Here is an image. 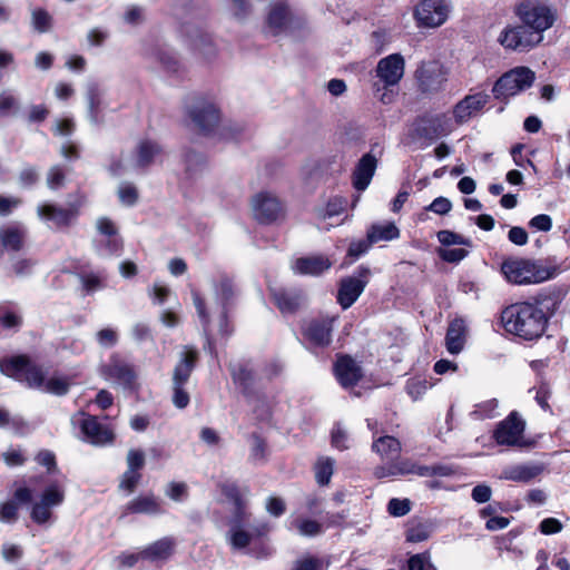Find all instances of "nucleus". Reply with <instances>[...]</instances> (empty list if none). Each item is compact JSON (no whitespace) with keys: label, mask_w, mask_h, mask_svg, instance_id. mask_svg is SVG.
Instances as JSON below:
<instances>
[{"label":"nucleus","mask_w":570,"mask_h":570,"mask_svg":"<svg viewBox=\"0 0 570 570\" xmlns=\"http://www.w3.org/2000/svg\"><path fill=\"white\" fill-rule=\"evenodd\" d=\"M426 126L420 128L419 131L422 136L433 139L439 136H444L450 132L448 127V117L445 115H438L425 121Z\"/></svg>","instance_id":"nucleus-38"},{"label":"nucleus","mask_w":570,"mask_h":570,"mask_svg":"<svg viewBox=\"0 0 570 570\" xmlns=\"http://www.w3.org/2000/svg\"><path fill=\"white\" fill-rule=\"evenodd\" d=\"M542 472V466L539 464H514L505 466L500 475L502 480L514 482H529Z\"/></svg>","instance_id":"nucleus-31"},{"label":"nucleus","mask_w":570,"mask_h":570,"mask_svg":"<svg viewBox=\"0 0 570 570\" xmlns=\"http://www.w3.org/2000/svg\"><path fill=\"white\" fill-rule=\"evenodd\" d=\"M489 99L490 96L487 92H476L474 95L464 97L455 105L453 109V115L456 122H466L489 102Z\"/></svg>","instance_id":"nucleus-23"},{"label":"nucleus","mask_w":570,"mask_h":570,"mask_svg":"<svg viewBox=\"0 0 570 570\" xmlns=\"http://www.w3.org/2000/svg\"><path fill=\"white\" fill-rule=\"evenodd\" d=\"M376 167L377 159L373 154L367 153L361 157L353 171V186L356 190L364 191L368 187Z\"/></svg>","instance_id":"nucleus-26"},{"label":"nucleus","mask_w":570,"mask_h":570,"mask_svg":"<svg viewBox=\"0 0 570 570\" xmlns=\"http://www.w3.org/2000/svg\"><path fill=\"white\" fill-rule=\"evenodd\" d=\"M407 570H439L431 560L429 551L413 554L407 560Z\"/></svg>","instance_id":"nucleus-48"},{"label":"nucleus","mask_w":570,"mask_h":570,"mask_svg":"<svg viewBox=\"0 0 570 570\" xmlns=\"http://www.w3.org/2000/svg\"><path fill=\"white\" fill-rule=\"evenodd\" d=\"M499 402L497 399H491L484 402H481L474 406V410L471 412V415L475 420H485L494 417L498 412Z\"/></svg>","instance_id":"nucleus-47"},{"label":"nucleus","mask_w":570,"mask_h":570,"mask_svg":"<svg viewBox=\"0 0 570 570\" xmlns=\"http://www.w3.org/2000/svg\"><path fill=\"white\" fill-rule=\"evenodd\" d=\"M97 343L104 348H110L118 343V333L111 327L101 328L96 333Z\"/></svg>","instance_id":"nucleus-55"},{"label":"nucleus","mask_w":570,"mask_h":570,"mask_svg":"<svg viewBox=\"0 0 570 570\" xmlns=\"http://www.w3.org/2000/svg\"><path fill=\"white\" fill-rule=\"evenodd\" d=\"M252 210L256 220L271 224L283 215V205L275 194L261 191L252 198Z\"/></svg>","instance_id":"nucleus-13"},{"label":"nucleus","mask_w":570,"mask_h":570,"mask_svg":"<svg viewBox=\"0 0 570 570\" xmlns=\"http://www.w3.org/2000/svg\"><path fill=\"white\" fill-rule=\"evenodd\" d=\"M31 17L35 30L40 33H45L50 30L52 18L46 10L35 9L32 10Z\"/></svg>","instance_id":"nucleus-52"},{"label":"nucleus","mask_w":570,"mask_h":570,"mask_svg":"<svg viewBox=\"0 0 570 570\" xmlns=\"http://www.w3.org/2000/svg\"><path fill=\"white\" fill-rule=\"evenodd\" d=\"M346 202L341 197H334L328 200L326 207L320 212V216L325 220L340 216L345 209Z\"/></svg>","instance_id":"nucleus-54"},{"label":"nucleus","mask_w":570,"mask_h":570,"mask_svg":"<svg viewBox=\"0 0 570 570\" xmlns=\"http://www.w3.org/2000/svg\"><path fill=\"white\" fill-rule=\"evenodd\" d=\"M410 501L407 499H391L387 504V511L393 517H403L410 512Z\"/></svg>","instance_id":"nucleus-63"},{"label":"nucleus","mask_w":570,"mask_h":570,"mask_svg":"<svg viewBox=\"0 0 570 570\" xmlns=\"http://www.w3.org/2000/svg\"><path fill=\"white\" fill-rule=\"evenodd\" d=\"M370 277V268L360 266L351 276L344 277L341 281L337 293V302L343 309H347L357 301L368 284Z\"/></svg>","instance_id":"nucleus-10"},{"label":"nucleus","mask_w":570,"mask_h":570,"mask_svg":"<svg viewBox=\"0 0 570 570\" xmlns=\"http://www.w3.org/2000/svg\"><path fill=\"white\" fill-rule=\"evenodd\" d=\"M367 239L370 244H375L379 242H389L393 239H397L400 237V229L397 226L392 223H383V224H373L367 230Z\"/></svg>","instance_id":"nucleus-33"},{"label":"nucleus","mask_w":570,"mask_h":570,"mask_svg":"<svg viewBox=\"0 0 570 570\" xmlns=\"http://www.w3.org/2000/svg\"><path fill=\"white\" fill-rule=\"evenodd\" d=\"M334 470V461L330 458H322L315 466V478L320 485L330 483Z\"/></svg>","instance_id":"nucleus-46"},{"label":"nucleus","mask_w":570,"mask_h":570,"mask_svg":"<svg viewBox=\"0 0 570 570\" xmlns=\"http://www.w3.org/2000/svg\"><path fill=\"white\" fill-rule=\"evenodd\" d=\"M335 316H320L306 323L303 334L307 343L313 347H326L332 342L333 324Z\"/></svg>","instance_id":"nucleus-18"},{"label":"nucleus","mask_w":570,"mask_h":570,"mask_svg":"<svg viewBox=\"0 0 570 570\" xmlns=\"http://www.w3.org/2000/svg\"><path fill=\"white\" fill-rule=\"evenodd\" d=\"M161 153L163 149L157 141L142 139L137 144L134 153L122 155L118 161L110 165L109 170L114 176L144 170L154 165Z\"/></svg>","instance_id":"nucleus-5"},{"label":"nucleus","mask_w":570,"mask_h":570,"mask_svg":"<svg viewBox=\"0 0 570 570\" xmlns=\"http://www.w3.org/2000/svg\"><path fill=\"white\" fill-rule=\"evenodd\" d=\"M184 161L186 166V173L189 175V177H194L202 173L206 166L204 156L195 151L186 153Z\"/></svg>","instance_id":"nucleus-49"},{"label":"nucleus","mask_w":570,"mask_h":570,"mask_svg":"<svg viewBox=\"0 0 570 570\" xmlns=\"http://www.w3.org/2000/svg\"><path fill=\"white\" fill-rule=\"evenodd\" d=\"M18 109L19 100L10 91H3L0 95V115H11L17 112Z\"/></svg>","instance_id":"nucleus-56"},{"label":"nucleus","mask_w":570,"mask_h":570,"mask_svg":"<svg viewBox=\"0 0 570 570\" xmlns=\"http://www.w3.org/2000/svg\"><path fill=\"white\" fill-rule=\"evenodd\" d=\"M366 423L367 428L373 431V452H375L382 460L385 461H393L397 459L402 450L401 442L392 435L376 436L377 432L374 431L376 421L367 419Z\"/></svg>","instance_id":"nucleus-20"},{"label":"nucleus","mask_w":570,"mask_h":570,"mask_svg":"<svg viewBox=\"0 0 570 570\" xmlns=\"http://www.w3.org/2000/svg\"><path fill=\"white\" fill-rule=\"evenodd\" d=\"M87 100L89 109V118L91 122L99 121L98 111L101 104V90L97 83H90L87 88Z\"/></svg>","instance_id":"nucleus-44"},{"label":"nucleus","mask_w":570,"mask_h":570,"mask_svg":"<svg viewBox=\"0 0 570 570\" xmlns=\"http://www.w3.org/2000/svg\"><path fill=\"white\" fill-rule=\"evenodd\" d=\"M273 527L266 520H254L252 512L230 514L225 540L232 551L252 558L267 559L274 553L268 534Z\"/></svg>","instance_id":"nucleus-1"},{"label":"nucleus","mask_w":570,"mask_h":570,"mask_svg":"<svg viewBox=\"0 0 570 570\" xmlns=\"http://www.w3.org/2000/svg\"><path fill=\"white\" fill-rule=\"evenodd\" d=\"M80 279H81L85 291L88 294H91V293H94L98 289H101L104 287V284H102L104 277L100 274H95V273L81 274Z\"/></svg>","instance_id":"nucleus-58"},{"label":"nucleus","mask_w":570,"mask_h":570,"mask_svg":"<svg viewBox=\"0 0 570 570\" xmlns=\"http://www.w3.org/2000/svg\"><path fill=\"white\" fill-rule=\"evenodd\" d=\"M117 195L119 202L124 206H134L138 200V190L136 186L131 183H121L118 187Z\"/></svg>","instance_id":"nucleus-50"},{"label":"nucleus","mask_w":570,"mask_h":570,"mask_svg":"<svg viewBox=\"0 0 570 570\" xmlns=\"http://www.w3.org/2000/svg\"><path fill=\"white\" fill-rule=\"evenodd\" d=\"M466 325L462 318H454L448 327L445 346L449 353L459 354L464 346Z\"/></svg>","instance_id":"nucleus-32"},{"label":"nucleus","mask_w":570,"mask_h":570,"mask_svg":"<svg viewBox=\"0 0 570 570\" xmlns=\"http://www.w3.org/2000/svg\"><path fill=\"white\" fill-rule=\"evenodd\" d=\"M63 500V490L56 483L50 484L32 504L30 512L31 520L39 525L53 522L55 517L52 510L61 505Z\"/></svg>","instance_id":"nucleus-9"},{"label":"nucleus","mask_w":570,"mask_h":570,"mask_svg":"<svg viewBox=\"0 0 570 570\" xmlns=\"http://www.w3.org/2000/svg\"><path fill=\"white\" fill-rule=\"evenodd\" d=\"M155 58L168 73L179 75L184 69L183 63L178 60L176 53L169 48L158 49L155 53Z\"/></svg>","instance_id":"nucleus-40"},{"label":"nucleus","mask_w":570,"mask_h":570,"mask_svg":"<svg viewBox=\"0 0 570 570\" xmlns=\"http://www.w3.org/2000/svg\"><path fill=\"white\" fill-rule=\"evenodd\" d=\"M518 14L531 32H542L551 28L556 21V12L544 4L524 3L518 8Z\"/></svg>","instance_id":"nucleus-11"},{"label":"nucleus","mask_w":570,"mask_h":570,"mask_svg":"<svg viewBox=\"0 0 570 570\" xmlns=\"http://www.w3.org/2000/svg\"><path fill=\"white\" fill-rule=\"evenodd\" d=\"M223 494L233 504L230 514H243L249 511V501L245 498L236 484L226 483L222 487Z\"/></svg>","instance_id":"nucleus-36"},{"label":"nucleus","mask_w":570,"mask_h":570,"mask_svg":"<svg viewBox=\"0 0 570 570\" xmlns=\"http://www.w3.org/2000/svg\"><path fill=\"white\" fill-rule=\"evenodd\" d=\"M37 213L41 219L58 228L68 226L77 216L76 208H63L52 204L39 205Z\"/></svg>","instance_id":"nucleus-25"},{"label":"nucleus","mask_w":570,"mask_h":570,"mask_svg":"<svg viewBox=\"0 0 570 570\" xmlns=\"http://www.w3.org/2000/svg\"><path fill=\"white\" fill-rule=\"evenodd\" d=\"M288 530H296L302 537H316L323 532V525L316 520L297 517L291 521Z\"/></svg>","instance_id":"nucleus-39"},{"label":"nucleus","mask_w":570,"mask_h":570,"mask_svg":"<svg viewBox=\"0 0 570 570\" xmlns=\"http://www.w3.org/2000/svg\"><path fill=\"white\" fill-rule=\"evenodd\" d=\"M0 371L7 376L26 382L29 387L57 396L66 395L72 384L71 377L65 375L55 374L46 380L43 371L23 355L1 360Z\"/></svg>","instance_id":"nucleus-2"},{"label":"nucleus","mask_w":570,"mask_h":570,"mask_svg":"<svg viewBox=\"0 0 570 570\" xmlns=\"http://www.w3.org/2000/svg\"><path fill=\"white\" fill-rule=\"evenodd\" d=\"M501 321L507 332L532 341L544 333L548 315L538 301L520 302L505 307Z\"/></svg>","instance_id":"nucleus-3"},{"label":"nucleus","mask_w":570,"mask_h":570,"mask_svg":"<svg viewBox=\"0 0 570 570\" xmlns=\"http://www.w3.org/2000/svg\"><path fill=\"white\" fill-rule=\"evenodd\" d=\"M524 421L517 412H511L503 421L498 423L493 431V439L499 445L524 446Z\"/></svg>","instance_id":"nucleus-12"},{"label":"nucleus","mask_w":570,"mask_h":570,"mask_svg":"<svg viewBox=\"0 0 570 570\" xmlns=\"http://www.w3.org/2000/svg\"><path fill=\"white\" fill-rule=\"evenodd\" d=\"M27 228L21 224H11L0 228V243L7 250L19 252L23 248Z\"/></svg>","instance_id":"nucleus-30"},{"label":"nucleus","mask_w":570,"mask_h":570,"mask_svg":"<svg viewBox=\"0 0 570 570\" xmlns=\"http://www.w3.org/2000/svg\"><path fill=\"white\" fill-rule=\"evenodd\" d=\"M230 373L234 382L238 384L244 392L252 386L255 379L253 371L246 364L242 363L232 365Z\"/></svg>","instance_id":"nucleus-43"},{"label":"nucleus","mask_w":570,"mask_h":570,"mask_svg":"<svg viewBox=\"0 0 570 570\" xmlns=\"http://www.w3.org/2000/svg\"><path fill=\"white\" fill-rule=\"evenodd\" d=\"M193 302H194V305L196 307L198 317H199V320L202 322L204 333L206 335L205 350L208 351L212 355H216L215 346H214V343H213V341L210 338V335H209V322H210V320H209V315H208V313L206 311V307H205V302L202 298V296L199 295V293H197V292H193Z\"/></svg>","instance_id":"nucleus-37"},{"label":"nucleus","mask_w":570,"mask_h":570,"mask_svg":"<svg viewBox=\"0 0 570 570\" xmlns=\"http://www.w3.org/2000/svg\"><path fill=\"white\" fill-rule=\"evenodd\" d=\"M196 358V351L190 350L184 354V357L174 370L173 385H185L187 383L195 366Z\"/></svg>","instance_id":"nucleus-35"},{"label":"nucleus","mask_w":570,"mask_h":570,"mask_svg":"<svg viewBox=\"0 0 570 570\" xmlns=\"http://www.w3.org/2000/svg\"><path fill=\"white\" fill-rule=\"evenodd\" d=\"M106 379L126 389L136 386L137 374L132 365L120 360L112 358L104 371Z\"/></svg>","instance_id":"nucleus-22"},{"label":"nucleus","mask_w":570,"mask_h":570,"mask_svg":"<svg viewBox=\"0 0 570 570\" xmlns=\"http://www.w3.org/2000/svg\"><path fill=\"white\" fill-rule=\"evenodd\" d=\"M405 71V60L401 53L382 58L375 68L376 82L384 87H397Z\"/></svg>","instance_id":"nucleus-14"},{"label":"nucleus","mask_w":570,"mask_h":570,"mask_svg":"<svg viewBox=\"0 0 570 570\" xmlns=\"http://www.w3.org/2000/svg\"><path fill=\"white\" fill-rule=\"evenodd\" d=\"M265 510L269 515L279 518L285 513L286 504L282 498L272 495L266 499Z\"/></svg>","instance_id":"nucleus-61"},{"label":"nucleus","mask_w":570,"mask_h":570,"mask_svg":"<svg viewBox=\"0 0 570 570\" xmlns=\"http://www.w3.org/2000/svg\"><path fill=\"white\" fill-rule=\"evenodd\" d=\"M331 266V261L323 255L299 257L292 264L295 274L309 276H318L330 269Z\"/></svg>","instance_id":"nucleus-27"},{"label":"nucleus","mask_w":570,"mask_h":570,"mask_svg":"<svg viewBox=\"0 0 570 570\" xmlns=\"http://www.w3.org/2000/svg\"><path fill=\"white\" fill-rule=\"evenodd\" d=\"M215 294L217 301L222 304V309L219 313V332L223 335H226L229 333L226 320V305L232 301L234 296V285L232 279L227 276H222L215 284Z\"/></svg>","instance_id":"nucleus-29"},{"label":"nucleus","mask_w":570,"mask_h":570,"mask_svg":"<svg viewBox=\"0 0 570 570\" xmlns=\"http://www.w3.org/2000/svg\"><path fill=\"white\" fill-rule=\"evenodd\" d=\"M189 117L204 135H212L217 131L219 137L224 139L234 138V134H229V128L219 126V110L212 101L198 100L189 110Z\"/></svg>","instance_id":"nucleus-6"},{"label":"nucleus","mask_w":570,"mask_h":570,"mask_svg":"<svg viewBox=\"0 0 570 570\" xmlns=\"http://www.w3.org/2000/svg\"><path fill=\"white\" fill-rule=\"evenodd\" d=\"M191 48L205 59L212 58L216 52L212 38L198 32L191 39Z\"/></svg>","instance_id":"nucleus-45"},{"label":"nucleus","mask_w":570,"mask_h":570,"mask_svg":"<svg viewBox=\"0 0 570 570\" xmlns=\"http://www.w3.org/2000/svg\"><path fill=\"white\" fill-rule=\"evenodd\" d=\"M174 550V541L163 538L141 551V558L150 561H159L169 558Z\"/></svg>","instance_id":"nucleus-34"},{"label":"nucleus","mask_w":570,"mask_h":570,"mask_svg":"<svg viewBox=\"0 0 570 570\" xmlns=\"http://www.w3.org/2000/svg\"><path fill=\"white\" fill-rule=\"evenodd\" d=\"M438 240L444 246L463 245L471 246V240L452 230L443 229L438 233Z\"/></svg>","instance_id":"nucleus-53"},{"label":"nucleus","mask_w":570,"mask_h":570,"mask_svg":"<svg viewBox=\"0 0 570 570\" xmlns=\"http://www.w3.org/2000/svg\"><path fill=\"white\" fill-rule=\"evenodd\" d=\"M35 262L30 258H18L12 262L11 271L18 277H26L32 273Z\"/></svg>","instance_id":"nucleus-62"},{"label":"nucleus","mask_w":570,"mask_h":570,"mask_svg":"<svg viewBox=\"0 0 570 570\" xmlns=\"http://www.w3.org/2000/svg\"><path fill=\"white\" fill-rule=\"evenodd\" d=\"M273 299L283 314H293L306 302V296L302 289L281 288L273 289Z\"/></svg>","instance_id":"nucleus-24"},{"label":"nucleus","mask_w":570,"mask_h":570,"mask_svg":"<svg viewBox=\"0 0 570 570\" xmlns=\"http://www.w3.org/2000/svg\"><path fill=\"white\" fill-rule=\"evenodd\" d=\"M449 7L444 0H422L414 9L419 26L435 28L445 22Z\"/></svg>","instance_id":"nucleus-17"},{"label":"nucleus","mask_w":570,"mask_h":570,"mask_svg":"<svg viewBox=\"0 0 570 570\" xmlns=\"http://www.w3.org/2000/svg\"><path fill=\"white\" fill-rule=\"evenodd\" d=\"M73 424H80L85 440L94 445H106L112 442L114 432L108 425L101 424L95 416L79 413L72 417Z\"/></svg>","instance_id":"nucleus-16"},{"label":"nucleus","mask_w":570,"mask_h":570,"mask_svg":"<svg viewBox=\"0 0 570 570\" xmlns=\"http://www.w3.org/2000/svg\"><path fill=\"white\" fill-rule=\"evenodd\" d=\"M294 23L295 19L288 6L284 2H275L269 8L264 30L268 35L278 36L288 32Z\"/></svg>","instance_id":"nucleus-19"},{"label":"nucleus","mask_w":570,"mask_h":570,"mask_svg":"<svg viewBox=\"0 0 570 570\" xmlns=\"http://www.w3.org/2000/svg\"><path fill=\"white\" fill-rule=\"evenodd\" d=\"M334 373L338 383L344 389L355 386L363 376L361 366L348 355L337 358L334 365Z\"/></svg>","instance_id":"nucleus-21"},{"label":"nucleus","mask_w":570,"mask_h":570,"mask_svg":"<svg viewBox=\"0 0 570 570\" xmlns=\"http://www.w3.org/2000/svg\"><path fill=\"white\" fill-rule=\"evenodd\" d=\"M433 531L434 528L430 521L411 523L406 530V541L412 543L426 541Z\"/></svg>","instance_id":"nucleus-41"},{"label":"nucleus","mask_w":570,"mask_h":570,"mask_svg":"<svg viewBox=\"0 0 570 570\" xmlns=\"http://www.w3.org/2000/svg\"><path fill=\"white\" fill-rule=\"evenodd\" d=\"M542 39L543 37L541 35L531 32L524 26L505 28L499 38L504 48L517 51H528L541 42Z\"/></svg>","instance_id":"nucleus-15"},{"label":"nucleus","mask_w":570,"mask_h":570,"mask_svg":"<svg viewBox=\"0 0 570 570\" xmlns=\"http://www.w3.org/2000/svg\"><path fill=\"white\" fill-rule=\"evenodd\" d=\"M122 248L120 237H102L95 242L96 253L101 257H111L119 255Z\"/></svg>","instance_id":"nucleus-42"},{"label":"nucleus","mask_w":570,"mask_h":570,"mask_svg":"<svg viewBox=\"0 0 570 570\" xmlns=\"http://www.w3.org/2000/svg\"><path fill=\"white\" fill-rule=\"evenodd\" d=\"M330 561L323 558L307 557L295 562L293 570H326Z\"/></svg>","instance_id":"nucleus-51"},{"label":"nucleus","mask_w":570,"mask_h":570,"mask_svg":"<svg viewBox=\"0 0 570 570\" xmlns=\"http://www.w3.org/2000/svg\"><path fill=\"white\" fill-rule=\"evenodd\" d=\"M65 170L61 166L56 165L52 166L47 175V185L50 189L56 190L60 187H62L65 183Z\"/></svg>","instance_id":"nucleus-59"},{"label":"nucleus","mask_w":570,"mask_h":570,"mask_svg":"<svg viewBox=\"0 0 570 570\" xmlns=\"http://www.w3.org/2000/svg\"><path fill=\"white\" fill-rule=\"evenodd\" d=\"M126 513L158 515L165 513L163 502L154 494H142L129 501L125 508Z\"/></svg>","instance_id":"nucleus-28"},{"label":"nucleus","mask_w":570,"mask_h":570,"mask_svg":"<svg viewBox=\"0 0 570 570\" xmlns=\"http://www.w3.org/2000/svg\"><path fill=\"white\" fill-rule=\"evenodd\" d=\"M165 494L173 501L181 502L188 494L187 484L184 482H170L165 490Z\"/></svg>","instance_id":"nucleus-57"},{"label":"nucleus","mask_w":570,"mask_h":570,"mask_svg":"<svg viewBox=\"0 0 570 570\" xmlns=\"http://www.w3.org/2000/svg\"><path fill=\"white\" fill-rule=\"evenodd\" d=\"M141 479V474L137 471L126 470L121 476L119 488L128 492H132Z\"/></svg>","instance_id":"nucleus-64"},{"label":"nucleus","mask_w":570,"mask_h":570,"mask_svg":"<svg viewBox=\"0 0 570 570\" xmlns=\"http://www.w3.org/2000/svg\"><path fill=\"white\" fill-rule=\"evenodd\" d=\"M501 273L513 285L540 284L554 277L557 268L541 259L509 257L501 264Z\"/></svg>","instance_id":"nucleus-4"},{"label":"nucleus","mask_w":570,"mask_h":570,"mask_svg":"<svg viewBox=\"0 0 570 570\" xmlns=\"http://www.w3.org/2000/svg\"><path fill=\"white\" fill-rule=\"evenodd\" d=\"M449 69L438 60L422 61L415 70L419 89L423 94H436L444 89Z\"/></svg>","instance_id":"nucleus-8"},{"label":"nucleus","mask_w":570,"mask_h":570,"mask_svg":"<svg viewBox=\"0 0 570 570\" xmlns=\"http://www.w3.org/2000/svg\"><path fill=\"white\" fill-rule=\"evenodd\" d=\"M18 519V504L14 501H7L0 504V521L14 523Z\"/></svg>","instance_id":"nucleus-60"},{"label":"nucleus","mask_w":570,"mask_h":570,"mask_svg":"<svg viewBox=\"0 0 570 570\" xmlns=\"http://www.w3.org/2000/svg\"><path fill=\"white\" fill-rule=\"evenodd\" d=\"M534 72L527 67H517L502 75L494 83L492 92L495 99L503 100L530 88Z\"/></svg>","instance_id":"nucleus-7"}]
</instances>
